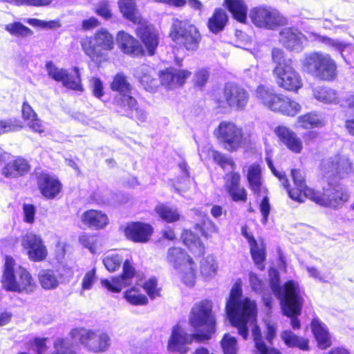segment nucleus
I'll return each instance as SVG.
<instances>
[{"label":"nucleus","mask_w":354,"mask_h":354,"mask_svg":"<svg viewBox=\"0 0 354 354\" xmlns=\"http://www.w3.org/2000/svg\"><path fill=\"white\" fill-rule=\"evenodd\" d=\"M314 98L324 104H337L339 97L334 89L327 86H315L313 88Z\"/></svg>","instance_id":"obj_37"},{"label":"nucleus","mask_w":354,"mask_h":354,"mask_svg":"<svg viewBox=\"0 0 354 354\" xmlns=\"http://www.w3.org/2000/svg\"><path fill=\"white\" fill-rule=\"evenodd\" d=\"M54 351L50 354H78L75 345L66 337H58L53 343Z\"/></svg>","instance_id":"obj_44"},{"label":"nucleus","mask_w":354,"mask_h":354,"mask_svg":"<svg viewBox=\"0 0 354 354\" xmlns=\"http://www.w3.org/2000/svg\"><path fill=\"white\" fill-rule=\"evenodd\" d=\"M250 95L243 86L234 83L225 84L221 94L216 97L215 101L221 108L229 107L233 110L244 111L249 102Z\"/></svg>","instance_id":"obj_13"},{"label":"nucleus","mask_w":354,"mask_h":354,"mask_svg":"<svg viewBox=\"0 0 354 354\" xmlns=\"http://www.w3.org/2000/svg\"><path fill=\"white\" fill-rule=\"evenodd\" d=\"M278 106L279 109H275L274 112H280L288 116H295L301 110V106L297 102L283 95L281 96Z\"/></svg>","instance_id":"obj_41"},{"label":"nucleus","mask_w":354,"mask_h":354,"mask_svg":"<svg viewBox=\"0 0 354 354\" xmlns=\"http://www.w3.org/2000/svg\"><path fill=\"white\" fill-rule=\"evenodd\" d=\"M301 311H282L284 316L290 319V326L294 330H298L301 328V322L299 319Z\"/></svg>","instance_id":"obj_61"},{"label":"nucleus","mask_w":354,"mask_h":354,"mask_svg":"<svg viewBox=\"0 0 354 354\" xmlns=\"http://www.w3.org/2000/svg\"><path fill=\"white\" fill-rule=\"evenodd\" d=\"M225 310H257V304L249 297H242V281L237 279L233 284Z\"/></svg>","instance_id":"obj_20"},{"label":"nucleus","mask_w":354,"mask_h":354,"mask_svg":"<svg viewBox=\"0 0 354 354\" xmlns=\"http://www.w3.org/2000/svg\"><path fill=\"white\" fill-rule=\"evenodd\" d=\"M91 88L95 97L100 98L104 95V86L102 81L97 77H93L90 80Z\"/></svg>","instance_id":"obj_59"},{"label":"nucleus","mask_w":354,"mask_h":354,"mask_svg":"<svg viewBox=\"0 0 354 354\" xmlns=\"http://www.w3.org/2000/svg\"><path fill=\"white\" fill-rule=\"evenodd\" d=\"M113 38L106 30L101 29L93 37L81 41L84 53L93 61H98L103 56L102 50H111L113 48Z\"/></svg>","instance_id":"obj_14"},{"label":"nucleus","mask_w":354,"mask_h":354,"mask_svg":"<svg viewBox=\"0 0 354 354\" xmlns=\"http://www.w3.org/2000/svg\"><path fill=\"white\" fill-rule=\"evenodd\" d=\"M190 75L189 71L169 68L161 71L159 77L162 86L174 89L183 86Z\"/></svg>","instance_id":"obj_24"},{"label":"nucleus","mask_w":354,"mask_h":354,"mask_svg":"<svg viewBox=\"0 0 354 354\" xmlns=\"http://www.w3.org/2000/svg\"><path fill=\"white\" fill-rule=\"evenodd\" d=\"M116 39L120 48L125 54L138 56L143 53V49L140 42L129 34L120 31L117 35Z\"/></svg>","instance_id":"obj_30"},{"label":"nucleus","mask_w":354,"mask_h":354,"mask_svg":"<svg viewBox=\"0 0 354 354\" xmlns=\"http://www.w3.org/2000/svg\"><path fill=\"white\" fill-rule=\"evenodd\" d=\"M22 127L21 122L15 118L0 120V134L17 131Z\"/></svg>","instance_id":"obj_50"},{"label":"nucleus","mask_w":354,"mask_h":354,"mask_svg":"<svg viewBox=\"0 0 354 354\" xmlns=\"http://www.w3.org/2000/svg\"><path fill=\"white\" fill-rule=\"evenodd\" d=\"M259 197H263V199L261 200L260 204H259V209L261 214L262 215V223L263 224H266L268 221V215L270 212V205L269 203V199L267 196V193L265 195H257Z\"/></svg>","instance_id":"obj_56"},{"label":"nucleus","mask_w":354,"mask_h":354,"mask_svg":"<svg viewBox=\"0 0 354 354\" xmlns=\"http://www.w3.org/2000/svg\"><path fill=\"white\" fill-rule=\"evenodd\" d=\"M272 60L275 64L272 73L279 87L294 92L302 87L303 83L299 73L295 69L292 61L285 57L283 50L273 48Z\"/></svg>","instance_id":"obj_4"},{"label":"nucleus","mask_w":354,"mask_h":354,"mask_svg":"<svg viewBox=\"0 0 354 354\" xmlns=\"http://www.w3.org/2000/svg\"><path fill=\"white\" fill-rule=\"evenodd\" d=\"M102 261L109 272H115L124 262L122 274L112 278L111 280H102L103 287L112 292H120L124 287L133 283V279L136 277V270L128 259H124L121 253L115 251L107 252L104 255Z\"/></svg>","instance_id":"obj_3"},{"label":"nucleus","mask_w":354,"mask_h":354,"mask_svg":"<svg viewBox=\"0 0 354 354\" xmlns=\"http://www.w3.org/2000/svg\"><path fill=\"white\" fill-rule=\"evenodd\" d=\"M212 311H192L189 324L196 333L189 335L176 326L172 331L167 342V350L171 353L185 354L188 352L187 344L194 341L197 343L207 342L212 338L216 330V322Z\"/></svg>","instance_id":"obj_1"},{"label":"nucleus","mask_w":354,"mask_h":354,"mask_svg":"<svg viewBox=\"0 0 354 354\" xmlns=\"http://www.w3.org/2000/svg\"><path fill=\"white\" fill-rule=\"evenodd\" d=\"M169 35L176 44L188 50L197 49L201 39L197 28L188 20L174 19Z\"/></svg>","instance_id":"obj_11"},{"label":"nucleus","mask_w":354,"mask_h":354,"mask_svg":"<svg viewBox=\"0 0 354 354\" xmlns=\"http://www.w3.org/2000/svg\"><path fill=\"white\" fill-rule=\"evenodd\" d=\"M5 30L11 35L17 37L25 38L33 34L31 29L18 21L6 25Z\"/></svg>","instance_id":"obj_45"},{"label":"nucleus","mask_w":354,"mask_h":354,"mask_svg":"<svg viewBox=\"0 0 354 354\" xmlns=\"http://www.w3.org/2000/svg\"><path fill=\"white\" fill-rule=\"evenodd\" d=\"M80 241L85 248H87L92 253H95L96 252L95 243L97 241V238L95 236H90L88 234H84L80 237Z\"/></svg>","instance_id":"obj_60"},{"label":"nucleus","mask_w":354,"mask_h":354,"mask_svg":"<svg viewBox=\"0 0 354 354\" xmlns=\"http://www.w3.org/2000/svg\"><path fill=\"white\" fill-rule=\"evenodd\" d=\"M152 232L153 227L151 225L141 222L129 223L124 229L127 238L137 243L147 242Z\"/></svg>","instance_id":"obj_26"},{"label":"nucleus","mask_w":354,"mask_h":354,"mask_svg":"<svg viewBox=\"0 0 354 354\" xmlns=\"http://www.w3.org/2000/svg\"><path fill=\"white\" fill-rule=\"evenodd\" d=\"M269 279L272 291L279 299L282 310H300L303 297L298 283L290 280L281 286L279 272L274 268L269 270Z\"/></svg>","instance_id":"obj_6"},{"label":"nucleus","mask_w":354,"mask_h":354,"mask_svg":"<svg viewBox=\"0 0 354 354\" xmlns=\"http://www.w3.org/2000/svg\"><path fill=\"white\" fill-rule=\"evenodd\" d=\"M225 3L235 19L241 23L245 22L248 6L245 0H225Z\"/></svg>","instance_id":"obj_38"},{"label":"nucleus","mask_w":354,"mask_h":354,"mask_svg":"<svg viewBox=\"0 0 354 354\" xmlns=\"http://www.w3.org/2000/svg\"><path fill=\"white\" fill-rule=\"evenodd\" d=\"M281 338L288 348H297L302 351L310 350V339L308 337L299 336L291 330H284L281 333Z\"/></svg>","instance_id":"obj_34"},{"label":"nucleus","mask_w":354,"mask_h":354,"mask_svg":"<svg viewBox=\"0 0 354 354\" xmlns=\"http://www.w3.org/2000/svg\"><path fill=\"white\" fill-rule=\"evenodd\" d=\"M42 195L47 198H55L60 192L61 183L54 176L48 174H41L37 180Z\"/></svg>","instance_id":"obj_31"},{"label":"nucleus","mask_w":354,"mask_h":354,"mask_svg":"<svg viewBox=\"0 0 354 354\" xmlns=\"http://www.w3.org/2000/svg\"><path fill=\"white\" fill-rule=\"evenodd\" d=\"M167 261L175 269L181 271L183 282L188 286H192L195 281V269L193 268L194 262L180 248H169L167 257Z\"/></svg>","instance_id":"obj_16"},{"label":"nucleus","mask_w":354,"mask_h":354,"mask_svg":"<svg viewBox=\"0 0 354 354\" xmlns=\"http://www.w3.org/2000/svg\"><path fill=\"white\" fill-rule=\"evenodd\" d=\"M68 335L71 340L77 342L88 352L102 353L110 348L111 339L109 335L100 329H90L76 326L71 329Z\"/></svg>","instance_id":"obj_7"},{"label":"nucleus","mask_w":354,"mask_h":354,"mask_svg":"<svg viewBox=\"0 0 354 354\" xmlns=\"http://www.w3.org/2000/svg\"><path fill=\"white\" fill-rule=\"evenodd\" d=\"M82 222L93 228L100 229L108 223L106 215L101 211L90 209L84 212L81 217Z\"/></svg>","instance_id":"obj_36"},{"label":"nucleus","mask_w":354,"mask_h":354,"mask_svg":"<svg viewBox=\"0 0 354 354\" xmlns=\"http://www.w3.org/2000/svg\"><path fill=\"white\" fill-rule=\"evenodd\" d=\"M96 12L98 15L101 16L105 19H109L112 16L109 4L106 1L100 2L98 4L96 8Z\"/></svg>","instance_id":"obj_64"},{"label":"nucleus","mask_w":354,"mask_h":354,"mask_svg":"<svg viewBox=\"0 0 354 354\" xmlns=\"http://www.w3.org/2000/svg\"><path fill=\"white\" fill-rule=\"evenodd\" d=\"M95 281V269H93L85 274L82 283V290H90Z\"/></svg>","instance_id":"obj_63"},{"label":"nucleus","mask_w":354,"mask_h":354,"mask_svg":"<svg viewBox=\"0 0 354 354\" xmlns=\"http://www.w3.org/2000/svg\"><path fill=\"white\" fill-rule=\"evenodd\" d=\"M22 245L27 250L28 258L33 261H44L47 257V248L39 235L26 233L23 236Z\"/></svg>","instance_id":"obj_19"},{"label":"nucleus","mask_w":354,"mask_h":354,"mask_svg":"<svg viewBox=\"0 0 354 354\" xmlns=\"http://www.w3.org/2000/svg\"><path fill=\"white\" fill-rule=\"evenodd\" d=\"M240 175L236 172H232L226 176L225 187L229 193L239 187Z\"/></svg>","instance_id":"obj_55"},{"label":"nucleus","mask_w":354,"mask_h":354,"mask_svg":"<svg viewBox=\"0 0 354 354\" xmlns=\"http://www.w3.org/2000/svg\"><path fill=\"white\" fill-rule=\"evenodd\" d=\"M306 38L297 28L286 27L279 32V41L286 49L299 53L304 48Z\"/></svg>","instance_id":"obj_22"},{"label":"nucleus","mask_w":354,"mask_h":354,"mask_svg":"<svg viewBox=\"0 0 354 354\" xmlns=\"http://www.w3.org/2000/svg\"><path fill=\"white\" fill-rule=\"evenodd\" d=\"M277 327L276 324L271 323L270 322H266L265 324V334L266 336L263 337L265 342L268 343L269 346L273 345L274 339L277 335Z\"/></svg>","instance_id":"obj_54"},{"label":"nucleus","mask_w":354,"mask_h":354,"mask_svg":"<svg viewBox=\"0 0 354 354\" xmlns=\"http://www.w3.org/2000/svg\"><path fill=\"white\" fill-rule=\"evenodd\" d=\"M155 211L158 216L167 223H174L180 218L177 208L174 207L160 204L156 207Z\"/></svg>","instance_id":"obj_43"},{"label":"nucleus","mask_w":354,"mask_h":354,"mask_svg":"<svg viewBox=\"0 0 354 354\" xmlns=\"http://www.w3.org/2000/svg\"><path fill=\"white\" fill-rule=\"evenodd\" d=\"M198 153L202 160H205L212 157L214 161L223 169L227 171H232L234 169V164L233 161L223 153L213 150L209 144L203 146L201 149H198Z\"/></svg>","instance_id":"obj_33"},{"label":"nucleus","mask_w":354,"mask_h":354,"mask_svg":"<svg viewBox=\"0 0 354 354\" xmlns=\"http://www.w3.org/2000/svg\"><path fill=\"white\" fill-rule=\"evenodd\" d=\"M46 68L48 76L57 82H62L64 86L77 91L83 90L78 68H74L73 75L66 69L57 68L52 62H48Z\"/></svg>","instance_id":"obj_18"},{"label":"nucleus","mask_w":354,"mask_h":354,"mask_svg":"<svg viewBox=\"0 0 354 354\" xmlns=\"http://www.w3.org/2000/svg\"><path fill=\"white\" fill-rule=\"evenodd\" d=\"M110 87L113 91L117 92L113 100L116 111L131 115V109L136 104V99L132 96L133 86L127 77L122 73H117L113 77Z\"/></svg>","instance_id":"obj_12"},{"label":"nucleus","mask_w":354,"mask_h":354,"mask_svg":"<svg viewBox=\"0 0 354 354\" xmlns=\"http://www.w3.org/2000/svg\"><path fill=\"white\" fill-rule=\"evenodd\" d=\"M223 354H237V340L229 333H225L220 342Z\"/></svg>","instance_id":"obj_46"},{"label":"nucleus","mask_w":354,"mask_h":354,"mask_svg":"<svg viewBox=\"0 0 354 354\" xmlns=\"http://www.w3.org/2000/svg\"><path fill=\"white\" fill-rule=\"evenodd\" d=\"M142 286L151 298H154L159 295L160 290L158 288V283L156 278L149 279L143 283Z\"/></svg>","instance_id":"obj_52"},{"label":"nucleus","mask_w":354,"mask_h":354,"mask_svg":"<svg viewBox=\"0 0 354 354\" xmlns=\"http://www.w3.org/2000/svg\"><path fill=\"white\" fill-rule=\"evenodd\" d=\"M297 123L303 129H308L322 127L324 125L322 115L317 112H311L297 118Z\"/></svg>","instance_id":"obj_40"},{"label":"nucleus","mask_w":354,"mask_h":354,"mask_svg":"<svg viewBox=\"0 0 354 354\" xmlns=\"http://www.w3.org/2000/svg\"><path fill=\"white\" fill-rule=\"evenodd\" d=\"M123 17L130 21L140 24L137 35L145 46L149 55H153L159 43L157 32L151 26L142 25V19L138 12L135 0H118Z\"/></svg>","instance_id":"obj_5"},{"label":"nucleus","mask_w":354,"mask_h":354,"mask_svg":"<svg viewBox=\"0 0 354 354\" xmlns=\"http://www.w3.org/2000/svg\"><path fill=\"white\" fill-rule=\"evenodd\" d=\"M1 283L6 290L14 292H29L35 287L30 274L21 266L15 267L14 259L10 257L5 259Z\"/></svg>","instance_id":"obj_8"},{"label":"nucleus","mask_w":354,"mask_h":354,"mask_svg":"<svg viewBox=\"0 0 354 354\" xmlns=\"http://www.w3.org/2000/svg\"><path fill=\"white\" fill-rule=\"evenodd\" d=\"M249 17L256 26L267 29H274L284 23L281 14L272 8H254L250 10Z\"/></svg>","instance_id":"obj_17"},{"label":"nucleus","mask_w":354,"mask_h":354,"mask_svg":"<svg viewBox=\"0 0 354 354\" xmlns=\"http://www.w3.org/2000/svg\"><path fill=\"white\" fill-rule=\"evenodd\" d=\"M30 169V166L27 160L17 157L6 164L2 168L1 174L6 178H15L27 174Z\"/></svg>","instance_id":"obj_29"},{"label":"nucleus","mask_w":354,"mask_h":354,"mask_svg":"<svg viewBox=\"0 0 354 354\" xmlns=\"http://www.w3.org/2000/svg\"><path fill=\"white\" fill-rule=\"evenodd\" d=\"M184 243L189 248L195 255L201 256L205 252V246L200 239L192 231L185 230L182 234Z\"/></svg>","instance_id":"obj_39"},{"label":"nucleus","mask_w":354,"mask_h":354,"mask_svg":"<svg viewBox=\"0 0 354 354\" xmlns=\"http://www.w3.org/2000/svg\"><path fill=\"white\" fill-rule=\"evenodd\" d=\"M132 113L129 115L126 112H119L122 115H126L131 118H136L139 122H143L147 120V113L146 112L141 109H139L138 106L137 101L136 100V104L131 109Z\"/></svg>","instance_id":"obj_57"},{"label":"nucleus","mask_w":354,"mask_h":354,"mask_svg":"<svg viewBox=\"0 0 354 354\" xmlns=\"http://www.w3.org/2000/svg\"><path fill=\"white\" fill-rule=\"evenodd\" d=\"M309 199L316 203L326 207H337L348 201L349 195L345 188L341 185H332L324 189V193L315 192L313 189L306 191Z\"/></svg>","instance_id":"obj_15"},{"label":"nucleus","mask_w":354,"mask_h":354,"mask_svg":"<svg viewBox=\"0 0 354 354\" xmlns=\"http://www.w3.org/2000/svg\"><path fill=\"white\" fill-rule=\"evenodd\" d=\"M310 328L317 346L322 350L330 348L333 344L328 328L318 317H314L310 322Z\"/></svg>","instance_id":"obj_27"},{"label":"nucleus","mask_w":354,"mask_h":354,"mask_svg":"<svg viewBox=\"0 0 354 354\" xmlns=\"http://www.w3.org/2000/svg\"><path fill=\"white\" fill-rule=\"evenodd\" d=\"M247 179L250 188L255 195H265L267 189L263 186L261 179V169L258 165H252L249 167Z\"/></svg>","instance_id":"obj_35"},{"label":"nucleus","mask_w":354,"mask_h":354,"mask_svg":"<svg viewBox=\"0 0 354 354\" xmlns=\"http://www.w3.org/2000/svg\"><path fill=\"white\" fill-rule=\"evenodd\" d=\"M352 164L348 158L337 155L334 157L322 160L321 170L328 177L339 176L344 177V174L351 171Z\"/></svg>","instance_id":"obj_21"},{"label":"nucleus","mask_w":354,"mask_h":354,"mask_svg":"<svg viewBox=\"0 0 354 354\" xmlns=\"http://www.w3.org/2000/svg\"><path fill=\"white\" fill-rule=\"evenodd\" d=\"M154 70L148 65H141L135 71V76L141 85L149 92H154L158 87V80L155 78Z\"/></svg>","instance_id":"obj_32"},{"label":"nucleus","mask_w":354,"mask_h":354,"mask_svg":"<svg viewBox=\"0 0 354 354\" xmlns=\"http://www.w3.org/2000/svg\"><path fill=\"white\" fill-rule=\"evenodd\" d=\"M291 137L292 138L288 139V141L283 145H286L289 150L295 153H301L303 149V144L301 139L297 136L295 132L292 133Z\"/></svg>","instance_id":"obj_53"},{"label":"nucleus","mask_w":354,"mask_h":354,"mask_svg":"<svg viewBox=\"0 0 354 354\" xmlns=\"http://www.w3.org/2000/svg\"><path fill=\"white\" fill-rule=\"evenodd\" d=\"M214 135L223 148L230 152L236 151L248 143L243 129L232 122H221L214 129Z\"/></svg>","instance_id":"obj_10"},{"label":"nucleus","mask_w":354,"mask_h":354,"mask_svg":"<svg viewBox=\"0 0 354 354\" xmlns=\"http://www.w3.org/2000/svg\"><path fill=\"white\" fill-rule=\"evenodd\" d=\"M48 337H36L30 342V345L34 346L36 354H46Z\"/></svg>","instance_id":"obj_51"},{"label":"nucleus","mask_w":354,"mask_h":354,"mask_svg":"<svg viewBox=\"0 0 354 354\" xmlns=\"http://www.w3.org/2000/svg\"><path fill=\"white\" fill-rule=\"evenodd\" d=\"M292 130L285 126H278L274 129V133L283 144L292 138Z\"/></svg>","instance_id":"obj_58"},{"label":"nucleus","mask_w":354,"mask_h":354,"mask_svg":"<svg viewBox=\"0 0 354 354\" xmlns=\"http://www.w3.org/2000/svg\"><path fill=\"white\" fill-rule=\"evenodd\" d=\"M71 275L69 268L64 267L57 270H42L39 274V281L41 287L46 290L56 288L66 277Z\"/></svg>","instance_id":"obj_23"},{"label":"nucleus","mask_w":354,"mask_h":354,"mask_svg":"<svg viewBox=\"0 0 354 354\" xmlns=\"http://www.w3.org/2000/svg\"><path fill=\"white\" fill-rule=\"evenodd\" d=\"M302 65L306 72L322 80L331 81L337 76L335 62L326 53H307L302 61Z\"/></svg>","instance_id":"obj_9"},{"label":"nucleus","mask_w":354,"mask_h":354,"mask_svg":"<svg viewBox=\"0 0 354 354\" xmlns=\"http://www.w3.org/2000/svg\"><path fill=\"white\" fill-rule=\"evenodd\" d=\"M124 298L133 305H145L148 302L147 297L140 293L136 287L127 290L124 292Z\"/></svg>","instance_id":"obj_48"},{"label":"nucleus","mask_w":354,"mask_h":354,"mask_svg":"<svg viewBox=\"0 0 354 354\" xmlns=\"http://www.w3.org/2000/svg\"><path fill=\"white\" fill-rule=\"evenodd\" d=\"M250 253L254 263L260 270L264 268L263 262L266 259L265 248L261 244L259 245L257 242L250 246Z\"/></svg>","instance_id":"obj_47"},{"label":"nucleus","mask_w":354,"mask_h":354,"mask_svg":"<svg viewBox=\"0 0 354 354\" xmlns=\"http://www.w3.org/2000/svg\"><path fill=\"white\" fill-rule=\"evenodd\" d=\"M249 281L252 290L257 292L263 291L266 284L263 281L260 279L257 274L250 272L249 274Z\"/></svg>","instance_id":"obj_62"},{"label":"nucleus","mask_w":354,"mask_h":354,"mask_svg":"<svg viewBox=\"0 0 354 354\" xmlns=\"http://www.w3.org/2000/svg\"><path fill=\"white\" fill-rule=\"evenodd\" d=\"M256 100L268 109L274 111L278 109V103L281 95L277 94L274 90L264 85H259L254 91Z\"/></svg>","instance_id":"obj_28"},{"label":"nucleus","mask_w":354,"mask_h":354,"mask_svg":"<svg viewBox=\"0 0 354 354\" xmlns=\"http://www.w3.org/2000/svg\"><path fill=\"white\" fill-rule=\"evenodd\" d=\"M227 21V16L224 10L216 9L213 15L209 19L207 26L213 33H218L223 30Z\"/></svg>","instance_id":"obj_42"},{"label":"nucleus","mask_w":354,"mask_h":354,"mask_svg":"<svg viewBox=\"0 0 354 354\" xmlns=\"http://www.w3.org/2000/svg\"><path fill=\"white\" fill-rule=\"evenodd\" d=\"M291 176L295 188H289L288 180L287 187L285 188L287 189L290 198L299 203H304L306 198H309V196L306 194V191L312 189L306 185L304 176L299 169H292Z\"/></svg>","instance_id":"obj_25"},{"label":"nucleus","mask_w":354,"mask_h":354,"mask_svg":"<svg viewBox=\"0 0 354 354\" xmlns=\"http://www.w3.org/2000/svg\"><path fill=\"white\" fill-rule=\"evenodd\" d=\"M217 266L212 256H207L201 261V272L206 278L212 277L215 274Z\"/></svg>","instance_id":"obj_49"},{"label":"nucleus","mask_w":354,"mask_h":354,"mask_svg":"<svg viewBox=\"0 0 354 354\" xmlns=\"http://www.w3.org/2000/svg\"><path fill=\"white\" fill-rule=\"evenodd\" d=\"M258 311H226L230 324L237 328L244 340L249 336V326L252 327V337L257 354H282L279 350L265 342L261 330L257 324Z\"/></svg>","instance_id":"obj_2"}]
</instances>
